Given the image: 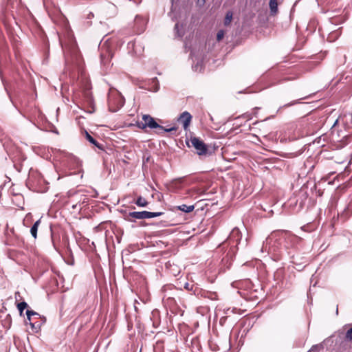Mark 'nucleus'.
<instances>
[{
  "label": "nucleus",
  "instance_id": "a211bd4d",
  "mask_svg": "<svg viewBox=\"0 0 352 352\" xmlns=\"http://www.w3.org/2000/svg\"><path fill=\"white\" fill-rule=\"evenodd\" d=\"M87 140L91 144H95V139L87 132L85 131Z\"/></svg>",
  "mask_w": 352,
  "mask_h": 352
},
{
  "label": "nucleus",
  "instance_id": "412c9836",
  "mask_svg": "<svg viewBox=\"0 0 352 352\" xmlns=\"http://www.w3.org/2000/svg\"><path fill=\"white\" fill-rule=\"evenodd\" d=\"M179 23H176L175 24V30L177 31V34L179 36H182V33H180L179 32Z\"/></svg>",
  "mask_w": 352,
  "mask_h": 352
},
{
  "label": "nucleus",
  "instance_id": "9b49d317",
  "mask_svg": "<svg viewBox=\"0 0 352 352\" xmlns=\"http://www.w3.org/2000/svg\"><path fill=\"white\" fill-rule=\"evenodd\" d=\"M177 208L179 210L186 212V213L192 212L195 208L193 205L187 206L186 204H182L181 206H179Z\"/></svg>",
  "mask_w": 352,
  "mask_h": 352
},
{
  "label": "nucleus",
  "instance_id": "6e6552de",
  "mask_svg": "<svg viewBox=\"0 0 352 352\" xmlns=\"http://www.w3.org/2000/svg\"><path fill=\"white\" fill-rule=\"evenodd\" d=\"M131 47L133 49L134 53L138 56L141 55L144 50V47H142L141 44L137 42L129 43V48Z\"/></svg>",
  "mask_w": 352,
  "mask_h": 352
},
{
  "label": "nucleus",
  "instance_id": "7ed1b4c3",
  "mask_svg": "<svg viewBox=\"0 0 352 352\" xmlns=\"http://www.w3.org/2000/svg\"><path fill=\"white\" fill-rule=\"evenodd\" d=\"M162 214L163 212H130L128 214V217H131L136 219H146L160 217Z\"/></svg>",
  "mask_w": 352,
  "mask_h": 352
},
{
  "label": "nucleus",
  "instance_id": "0eeeda50",
  "mask_svg": "<svg viewBox=\"0 0 352 352\" xmlns=\"http://www.w3.org/2000/svg\"><path fill=\"white\" fill-rule=\"evenodd\" d=\"M192 120L190 113L188 111L183 112L178 118V122L183 124L184 129H188Z\"/></svg>",
  "mask_w": 352,
  "mask_h": 352
},
{
  "label": "nucleus",
  "instance_id": "bb28decb",
  "mask_svg": "<svg viewBox=\"0 0 352 352\" xmlns=\"http://www.w3.org/2000/svg\"><path fill=\"white\" fill-rule=\"evenodd\" d=\"M308 352H316V346H313Z\"/></svg>",
  "mask_w": 352,
  "mask_h": 352
},
{
  "label": "nucleus",
  "instance_id": "2f4dec72",
  "mask_svg": "<svg viewBox=\"0 0 352 352\" xmlns=\"http://www.w3.org/2000/svg\"><path fill=\"white\" fill-rule=\"evenodd\" d=\"M184 286H185V287L188 286V283H185Z\"/></svg>",
  "mask_w": 352,
  "mask_h": 352
},
{
  "label": "nucleus",
  "instance_id": "20e7f679",
  "mask_svg": "<svg viewBox=\"0 0 352 352\" xmlns=\"http://www.w3.org/2000/svg\"><path fill=\"white\" fill-rule=\"evenodd\" d=\"M188 291H192L195 295L200 298H208L210 300H216L217 298V294L215 292H211L206 290L203 288L195 287H186Z\"/></svg>",
  "mask_w": 352,
  "mask_h": 352
},
{
  "label": "nucleus",
  "instance_id": "393cba45",
  "mask_svg": "<svg viewBox=\"0 0 352 352\" xmlns=\"http://www.w3.org/2000/svg\"><path fill=\"white\" fill-rule=\"evenodd\" d=\"M334 35H336V36H338V32H334V33L331 34V35H330V36H329L328 39H329V41H331V38H332Z\"/></svg>",
  "mask_w": 352,
  "mask_h": 352
},
{
  "label": "nucleus",
  "instance_id": "cd10ccee",
  "mask_svg": "<svg viewBox=\"0 0 352 352\" xmlns=\"http://www.w3.org/2000/svg\"><path fill=\"white\" fill-rule=\"evenodd\" d=\"M19 297H20V294H19V292H16V293H15V298H16V300H18V298H19Z\"/></svg>",
  "mask_w": 352,
  "mask_h": 352
},
{
  "label": "nucleus",
  "instance_id": "4be33fe9",
  "mask_svg": "<svg viewBox=\"0 0 352 352\" xmlns=\"http://www.w3.org/2000/svg\"><path fill=\"white\" fill-rule=\"evenodd\" d=\"M201 65H199V62L197 63L196 65H192V68L195 71H198V70H200L201 69Z\"/></svg>",
  "mask_w": 352,
  "mask_h": 352
},
{
  "label": "nucleus",
  "instance_id": "39448f33",
  "mask_svg": "<svg viewBox=\"0 0 352 352\" xmlns=\"http://www.w3.org/2000/svg\"><path fill=\"white\" fill-rule=\"evenodd\" d=\"M192 146L196 149V152L199 155L206 154L207 152V146L205 143L197 138H192L190 139Z\"/></svg>",
  "mask_w": 352,
  "mask_h": 352
},
{
  "label": "nucleus",
  "instance_id": "b1692460",
  "mask_svg": "<svg viewBox=\"0 0 352 352\" xmlns=\"http://www.w3.org/2000/svg\"><path fill=\"white\" fill-rule=\"evenodd\" d=\"M93 144L95 145L96 146H97L100 149H103L102 145L100 144L96 140H95V144Z\"/></svg>",
  "mask_w": 352,
  "mask_h": 352
},
{
  "label": "nucleus",
  "instance_id": "7c9ffc66",
  "mask_svg": "<svg viewBox=\"0 0 352 352\" xmlns=\"http://www.w3.org/2000/svg\"><path fill=\"white\" fill-rule=\"evenodd\" d=\"M28 322H29V324H30V322H31V317H30V319H27L26 322L28 323Z\"/></svg>",
  "mask_w": 352,
  "mask_h": 352
},
{
  "label": "nucleus",
  "instance_id": "473e14b6",
  "mask_svg": "<svg viewBox=\"0 0 352 352\" xmlns=\"http://www.w3.org/2000/svg\"><path fill=\"white\" fill-rule=\"evenodd\" d=\"M338 308L337 307V309H336V314L338 315Z\"/></svg>",
  "mask_w": 352,
  "mask_h": 352
},
{
  "label": "nucleus",
  "instance_id": "aec40b11",
  "mask_svg": "<svg viewBox=\"0 0 352 352\" xmlns=\"http://www.w3.org/2000/svg\"><path fill=\"white\" fill-rule=\"evenodd\" d=\"M108 56H109V55ZM100 58H101V62L104 65H105L107 63L108 60H109V57L107 58L106 55L104 54L103 53L101 54Z\"/></svg>",
  "mask_w": 352,
  "mask_h": 352
},
{
  "label": "nucleus",
  "instance_id": "423d86ee",
  "mask_svg": "<svg viewBox=\"0 0 352 352\" xmlns=\"http://www.w3.org/2000/svg\"><path fill=\"white\" fill-rule=\"evenodd\" d=\"M146 23L147 20L145 18L138 15L136 16L134 20V28L136 33H142L146 28Z\"/></svg>",
  "mask_w": 352,
  "mask_h": 352
},
{
  "label": "nucleus",
  "instance_id": "9d476101",
  "mask_svg": "<svg viewBox=\"0 0 352 352\" xmlns=\"http://www.w3.org/2000/svg\"><path fill=\"white\" fill-rule=\"evenodd\" d=\"M40 223L41 219L37 220L36 221L34 222V223L33 224L30 229V233L34 239H36L37 237V230Z\"/></svg>",
  "mask_w": 352,
  "mask_h": 352
},
{
  "label": "nucleus",
  "instance_id": "f3484780",
  "mask_svg": "<svg viewBox=\"0 0 352 352\" xmlns=\"http://www.w3.org/2000/svg\"><path fill=\"white\" fill-rule=\"evenodd\" d=\"M30 325L32 327V330L36 332L38 331V330L41 327V324L38 322H30Z\"/></svg>",
  "mask_w": 352,
  "mask_h": 352
},
{
  "label": "nucleus",
  "instance_id": "c756f323",
  "mask_svg": "<svg viewBox=\"0 0 352 352\" xmlns=\"http://www.w3.org/2000/svg\"><path fill=\"white\" fill-rule=\"evenodd\" d=\"M190 57H191V58L192 59V60H193V61H195V60H194V56H193V54H192V52L190 53Z\"/></svg>",
  "mask_w": 352,
  "mask_h": 352
},
{
  "label": "nucleus",
  "instance_id": "4468645a",
  "mask_svg": "<svg viewBox=\"0 0 352 352\" xmlns=\"http://www.w3.org/2000/svg\"><path fill=\"white\" fill-rule=\"evenodd\" d=\"M28 307V304L25 302H21L17 305V308L21 314L23 310Z\"/></svg>",
  "mask_w": 352,
  "mask_h": 352
},
{
  "label": "nucleus",
  "instance_id": "1a4fd4ad",
  "mask_svg": "<svg viewBox=\"0 0 352 352\" xmlns=\"http://www.w3.org/2000/svg\"><path fill=\"white\" fill-rule=\"evenodd\" d=\"M269 6H270L271 14H272V15L276 14L278 12L277 0H270Z\"/></svg>",
  "mask_w": 352,
  "mask_h": 352
},
{
  "label": "nucleus",
  "instance_id": "dca6fc26",
  "mask_svg": "<svg viewBox=\"0 0 352 352\" xmlns=\"http://www.w3.org/2000/svg\"><path fill=\"white\" fill-rule=\"evenodd\" d=\"M26 316H27V319H30V317H32L34 316L40 317V315L38 313H36L32 310H27Z\"/></svg>",
  "mask_w": 352,
  "mask_h": 352
},
{
  "label": "nucleus",
  "instance_id": "72a5a7b5",
  "mask_svg": "<svg viewBox=\"0 0 352 352\" xmlns=\"http://www.w3.org/2000/svg\"><path fill=\"white\" fill-rule=\"evenodd\" d=\"M205 1H206V0H202V1H201L202 4H204V3H205Z\"/></svg>",
  "mask_w": 352,
  "mask_h": 352
},
{
  "label": "nucleus",
  "instance_id": "2eb2a0df",
  "mask_svg": "<svg viewBox=\"0 0 352 352\" xmlns=\"http://www.w3.org/2000/svg\"><path fill=\"white\" fill-rule=\"evenodd\" d=\"M345 340L347 342H351L352 340V327L346 331Z\"/></svg>",
  "mask_w": 352,
  "mask_h": 352
},
{
  "label": "nucleus",
  "instance_id": "5701e85b",
  "mask_svg": "<svg viewBox=\"0 0 352 352\" xmlns=\"http://www.w3.org/2000/svg\"><path fill=\"white\" fill-rule=\"evenodd\" d=\"M243 118H246L247 120H251L252 116V114L246 113L241 116Z\"/></svg>",
  "mask_w": 352,
  "mask_h": 352
},
{
  "label": "nucleus",
  "instance_id": "f257e3e1",
  "mask_svg": "<svg viewBox=\"0 0 352 352\" xmlns=\"http://www.w3.org/2000/svg\"><path fill=\"white\" fill-rule=\"evenodd\" d=\"M142 120H144V122H138L136 124L137 126L141 129H144L146 127H148L152 129H160L164 131V132H171L177 130V128L175 126L170 127L169 129L164 128L162 126L157 124L156 121L154 120V118L151 117L150 115H143Z\"/></svg>",
  "mask_w": 352,
  "mask_h": 352
},
{
  "label": "nucleus",
  "instance_id": "ddd939ff",
  "mask_svg": "<svg viewBox=\"0 0 352 352\" xmlns=\"http://www.w3.org/2000/svg\"><path fill=\"white\" fill-rule=\"evenodd\" d=\"M135 204L140 207H145L148 205V202L144 198L139 197L135 201Z\"/></svg>",
  "mask_w": 352,
  "mask_h": 352
},
{
  "label": "nucleus",
  "instance_id": "f03ea898",
  "mask_svg": "<svg viewBox=\"0 0 352 352\" xmlns=\"http://www.w3.org/2000/svg\"><path fill=\"white\" fill-rule=\"evenodd\" d=\"M124 101V98L119 92L111 93L108 99L109 110L112 112L118 111L123 107Z\"/></svg>",
  "mask_w": 352,
  "mask_h": 352
},
{
  "label": "nucleus",
  "instance_id": "6ab92c4d",
  "mask_svg": "<svg viewBox=\"0 0 352 352\" xmlns=\"http://www.w3.org/2000/svg\"><path fill=\"white\" fill-rule=\"evenodd\" d=\"M224 36V32L223 30H219L218 32H217V41H221Z\"/></svg>",
  "mask_w": 352,
  "mask_h": 352
},
{
  "label": "nucleus",
  "instance_id": "a878e982",
  "mask_svg": "<svg viewBox=\"0 0 352 352\" xmlns=\"http://www.w3.org/2000/svg\"><path fill=\"white\" fill-rule=\"evenodd\" d=\"M348 119L349 120L350 122L352 124V112L348 115Z\"/></svg>",
  "mask_w": 352,
  "mask_h": 352
},
{
  "label": "nucleus",
  "instance_id": "f8f14e48",
  "mask_svg": "<svg viewBox=\"0 0 352 352\" xmlns=\"http://www.w3.org/2000/svg\"><path fill=\"white\" fill-rule=\"evenodd\" d=\"M232 16H233V14H232V11L227 12V13L226 14L225 19H224V25H225L227 26L230 24L232 19Z\"/></svg>",
  "mask_w": 352,
  "mask_h": 352
},
{
  "label": "nucleus",
  "instance_id": "c85d7f7f",
  "mask_svg": "<svg viewBox=\"0 0 352 352\" xmlns=\"http://www.w3.org/2000/svg\"><path fill=\"white\" fill-rule=\"evenodd\" d=\"M239 232V230H238V229H234V230H232V233H233V234H234V233H235V232Z\"/></svg>",
  "mask_w": 352,
  "mask_h": 352
}]
</instances>
